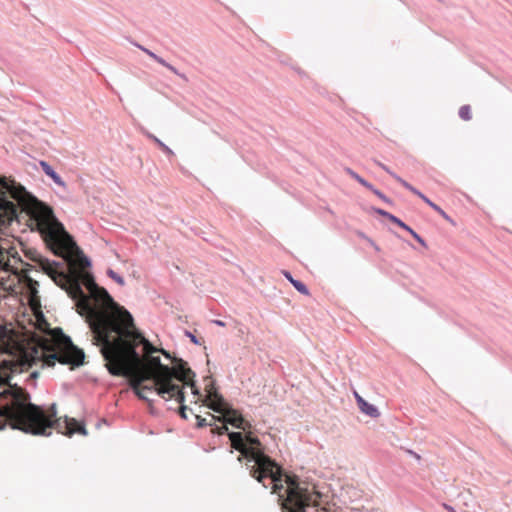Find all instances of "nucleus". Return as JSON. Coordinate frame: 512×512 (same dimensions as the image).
Here are the masks:
<instances>
[{
	"label": "nucleus",
	"mask_w": 512,
	"mask_h": 512,
	"mask_svg": "<svg viewBox=\"0 0 512 512\" xmlns=\"http://www.w3.org/2000/svg\"><path fill=\"white\" fill-rule=\"evenodd\" d=\"M375 195H377L380 199L388 202V199L386 198V196L381 193L379 190L375 189L373 186H372V189H370Z\"/></svg>",
	"instance_id": "nucleus-31"
},
{
	"label": "nucleus",
	"mask_w": 512,
	"mask_h": 512,
	"mask_svg": "<svg viewBox=\"0 0 512 512\" xmlns=\"http://www.w3.org/2000/svg\"><path fill=\"white\" fill-rule=\"evenodd\" d=\"M246 466H248L250 468L252 465L249 466V463H246Z\"/></svg>",
	"instance_id": "nucleus-40"
},
{
	"label": "nucleus",
	"mask_w": 512,
	"mask_h": 512,
	"mask_svg": "<svg viewBox=\"0 0 512 512\" xmlns=\"http://www.w3.org/2000/svg\"><path fill=\"white\" fill-rule=\"evenodd\" d=\"M186 409L187 407L184 406V405H181L180 408H179V414L181 415L182 418L186 419L187 418V415H186Z\"/></svg>",
	"instance_id": "nucleus-35"
},
{
	"label": "nucleus",
	"mask_w": 512,
	"mask_h": 512,
	"mask_svg": "<svg viewBox=\"0 0 512 512\" xmlns=\"http://www.w3.org/2000/svg\"><path fill=\"white\" fill-rule=\"evenodd\" d=\"M215 323L219 326H224V322L220 321V320H216Z\"/></svg>",
	"instance_id": "nucleus-39"
},
{
	"label": "nucleus",
	"mask_w": 512,
	"mask_h": 512,
	"mask_svg": "<svg viewBox=\"0 0 512 512\" xmlns=\"http://www.w3.org/2000/svg\"><path fill=\"white\" fill-rule=\"evenodd\" d=\"M147 136H148V138L153 140L156 144L159 141V139L156 136H154L153 134L147 133Z\"/></svg>",
	"instance_id": "nucleus-37"
},
{
	"label": "nucleus",
	"mask_w": 512,
	"mask_h": 512,
	"mask_svg": "<svg viewBox=\"0 0 512 512\" xmlns=\"http://www.w3.org/2000/svg\"><path fill=\"white\" fill-rule=\"evenodd\" d=\"M405 230L408 231L418 243H420L422 246H426V242L424 241V239L419 234H417L411 227Z\"/></svg>",
	"instance_id": "nucleus-29"
},
{
	"label": "nucleus",
	"mask_w": 512,
	"mask_h": 512,
	"mask_svg": "<svg viewBox=\"0 0 512 512\" xmlns=\"http://www.w3.org/2000/svg\"><path fill=\"white\" fill-rule=\"evenodd\" d=\"M245 443L248 445V447L258 448L260 452H264L260 440L256 437H253L250 433L245 436Z\"/></svg>",
	"instance_id": "nucleus-17"
},
{
	"label": "nucleus",
	"mask_w": 512,
	"mask_h": 512,
	"mask_svg": "<svg viewBox=\"0 0 512 512\" xmlns=\"http://www.w3.org/2000/svg\"><path fill=\"white\" fill-rule=\"evenodd\" d=\"M405 230L408 231L418 243H420L422 246H426V242L424 241V239L419 234H417L411 227Z\"/></svg>",
	"instance_id": "nucleus-25"
},
{
	"label": "nucleus",
	"mask_w": 512,
	"mask_h": 512,
	"mask_svg": "<svg viewBox=\"0 0 512 512\" xmlns=\"http://www.w3.org/2000/svg\"><path fill=\"white\" fill-rule=\"evenodd\" d=\"M228 430V427L225 422H223L222 426H215L211 429L212 433H217L219 435L224 434Z\"/></svg>",
	"instance_id": "nucleus-30"
},
{
	"label": "nucleus",
	"mask_w": 512,
	"mask_h": 512,
	"mask_svg": "<svg viewBox=\"0 0 512 512\" xmlns=\"http://www.w3.org/2000/svg\"><path fill=\"white\" fill-rule=\"evenodd\" d=\"M405 230L408 231L418 243H420L422 246H426V242L424 241V239L419 234H417L411 227Z\"/></svg>",
	"instance_id": "nucleus-28"
},
{
	"label": "nucleus",
	"mask_w": 512,
	"mask_h": 512,
	"mask_svg": "<svg viewBox=\"0 0 512 512\" xmlns=\"http://www.w3.org/2000/svg\"><path fill=\"white\" fill-rule=\"evenodd\" d=\"M210 417H211V421L207 422L206 418H203V417H201L199 415H196L197 427L202 428V427H205L207 425L214 426V423L216 421H220L221 420V417H216V416L211 415V414H210Z\"/></svg>",
	"instance_id": "nucleus-16"
},
{
	"label": "nucleus",
	"mask_w": 512,
	"mask_h": 512,
	"mask_svg": "<svg viewBox=\"0 0 512 512\" xmlns=\"http://www.w3.org/2000/svg\"><path fill=\"white\" fill-rule=\"evenodd\" d=\"M30 259L76 301L77 312L84 316L92 332V341L100 347L108 371L115 376H130L137 396L149 400L156 392L162 399L184 402L183 386L199 394L194 372L182 359L172 358L169 352L153 346L137 331L132 315L114 302L109 293L99 287L87 271L66 274L59 264L51 262L36 251Z\"/></svg>",
	"instance_id": "nucleus-1"
},
{
	"label": "nucleus",
	"mask_w": 512,
	"mask_h": 512,
	"mask_svg": "<svg viewBox=\"0 0 512 512\" xmlns=\"http://www.w3.org/2000/svg\"><path fill=\"white\" fill-rule=\"evenodd\" d=\"M388 220L391 221L392 223H395L396 225H398L402 229H409L408 225H406L403 221H401L399 218H397L393 214H391V216H389Z\"/></svg>",
	"instance_id": "nucleus-23"
},
{
	"label": "nucleus",
	"mask_w": 512,
	"mask_h": 512,
	"mask_svg": "<svg viewBox=\"0 0 512 512\" xmlns=\"http://www.w3.org/2000/svg\"><path fill=\"white\" fill-rule=\"evenodd\" d=\"M459 116L464 121H469L472 118L471 107L469 105H463L459 109Z\"/></svg>",
	"instance_id": "nucleus-19"
},
{
	"label": "nucleus",
	"mask_w": 512,
	"mask_h": 512,
	"mask_svg": "<svg viewBox=\"0 0 512 512\" xmlns=\"http://www.w3.org/2000/svg\"><path fill=\"white\" fill-rule=\"evenodd\" d=\"M46 206L14 179L0 176V235L2 228L13 221L20 222L21 214L29 216L38 228V217L34 213V204ZM21 258L15 247L10 246L9 240L0 236V268L7 272H17V264Z\"/></svg>",
	"instance_id": "nucleus-3"
},
{
	"label": "nucleus",
	"mask_w": 512,
	"mask_h": 512,
	"mask_svg": "<svg viewBox=\"0 0 512 512\" xmlns=\"http://www.w3.org/2000/svg\"><path fill=\"white\" fill-rule=\"evenodd\" d=\"M405 230L408 231L418 243H420L422 246H426V242L424 241V239L419 234H417L411 227Z\"/></svg>",
	"instance_id": "nucleus-24"
},
{
	"label": "nucleus",
	"mask_w": 512,
	"mask_h": 512,
	"mask_svg": "<svg viewBox=\"0 0 512 512\" xmlns=\"http://www.w3.org/2000/svg\"><path fill=\"white\" fill-rule=\"evenodd\" d=\"M380 167L382 169H384L386 172H388L396 181H398L403 187H405L406 189H408L409 191H411L413 194L417 195L419 198H421L423 201H425V199H427V197L422 194L419 190H417L416 188H414L412 185H410L407 181H405L404 179H402L401 177L397 176L396 174L392 173L388 167H386L385 165L379 163Z\"/></svg>",
	"instance_id": "nucleus-11"
},
{
	"label": "nucleus",
	"mask_w": 512,
	"mask_h": 512,
	"mask_svg": "<svg viewBox=\"0 0 512 512\" xmlns=\"http://www.w3.org/2000/svg\"><path fill=\"white\" fill-rule=\"evenodd\" d=\"M34 205V213L38 217V231L44 240L51 246L54 253L69 262L70 273L86 271L90 266L89 260L65 231L64 226L55 218L52 209L48 206Z\"/></svg>",
	"instance_id": "nucleus-4"
},
{
	"label": "nucleus",
	"mask_w": 512,
	"mask_h": 512,
	"mask_svg": "<svg viewBox=\"0 0 512 512\" xmlns=\"http://www.w3.org/2000/svg\"><path fill=\"white\" fill-rule=\"evenodd\" d=\"M364 238L368 241V243H369V244H370V245H371V246H372V247H373L377 252H379V251H380V247H379V246H378V245H377V244H376L372 239H370V238H368V237H364Z\"/></svg>",
	"instance_id": "nucleus-33"
},
{
	"label": "nucleus",
	"mask_w": 512,
	"mask_h": 512,
	"mask_svg": "<svg viewBox=\"0 0 512 512\" xmlns=\"http://www.w3.org/2000/svg\"><path fill=\"white\" fill-rule=\"evenodd\" d=\"M137 47L139 49H141L143 52H145L148 56H150L151 58L156 60L158 63H160L161 65L165 66L166 68H168L173 73L177 74L176 68L173 67L172 65L168 64L164 59H162L161 57L157 56L152 51L148 50L147 48H145V47H143L141 45H137Z\"/></svg>",
	"instance_id": "nucleus-15"
},
{
	"label": "nucleus",
	"mask_w": 512,
	"mask_h": 512,
	"mask_svg": "<svg viewBox=\"0 0 512 512\" xmlns=\"http://www.w3.org/2000/svg\"><path fill=\"white\" fill-rule=\"evenodd\" d=\"M220 421L229 423L235 428L242 429L244 431L251 427V424L244 420L241 413L231 407L225 411Z\"/></svg>",
	"instance_id": "nucleus-7"
},
{
	"label": "nucleus",
	"mask_w": 512,
	"mask_h": 512,
	"mask_svg": "<svg viewBox=\"0 0 512 512\" xmlns=\"http://www.w3.org/2000/svg\"><path fill=\"white\" fill-rule=\"evenodd\" d=\"M22 281L25 284L30 297V304L31 306L39 305L40 300L38 296V281L34 280L32 277H30L26 272L22 275Z\"/></svg>",
	"instance_id": "nucleus-9"
},
{
	"label": "nucleus",
	"mask_w": 512,
	"mask_h": 512,
	"mask_svg": "<svg viewBox=\"0 0 512 512\" xmlns=\"http://www.w3.org/2000/svg\"><path fill=\"white\" fill-rule=\"evenodd\" d=\"M405 230L408 231L418 243H420L422 246H426V242L424 241V239L419 234H417L411 227Z\"/></svg>",
	"instance_id": "nucleus-27"
},
{
	"label": "nucleus",
	"mask_w": 512,
	"mask_h": 512,
	"mask_svg": "<svg viewBox=\"0 0 512 512\" xmlns=\"http://www.w3.org/2000/svg\"><path fill=\"white\" fill-rule=\"evenodd\" d=\"M229 439L232 448L241 453L239 461L245 458L247 462H253L250 467V476L262 483L264 487H266L264 479L270 478L273 483L272 493L279 495L284 490L282 477L287 475L283 474L281 467L264 452H260L258 448L248 447L245 437L240 432L229 433Z\"/></svg>",
	"instance_id": "nucleus-5"
},
{
	"label": "nucleus",
	"mask_w": 512,
	"mask_h": 512,
	"mask_svg": "<svg viewBox=\"0 0 512 512\" xmlns=\"http://www.w3.org/2000/svg\"><path fill=\"white\" fill-rule=\"evenodd\" d=\"M428 204L432 209H434L438 214H440L445 220L450 221V217L446 214L444 210H442L437 204L433 203L430 199H425L424 201Z\"/></svg>",
	"instance_id": "nucleus-20"
},
{
	"label": "nucleus",
	"mask_w": 512,
	"mask_h": 512,
	"mask_svg": "<svg viewBox=\"0 0 512 512\" xmlns=\"http://www.w3.org/2000/svg\"><path fill=\"white\" fill-rule=\"evenodd\" d=\"M283 274L286 277V279H288L290 281L291 284H292V281H296L295 279H293V277L291 276V274L289 272L284 271Z\"/></svg>",
	"instance_id": "nucleus-36"
},
{
	"label": "nucleus",
	"mask_w": 512,
	"mask_h": 512,
	"mask_svg": "<svg viewBox=\"0 0 512 512\" xmlns=\"http://www.w3.org/2000/svg\"><path fill=\"white\" fill-rule=\"evenodd\" d=\"M354 396L357 401L358 407L362 413H364L372 418L379 417L380 413L374 405H372V404L368 403L366 400H364L357 392H354Z\"/></svg>",
	"instance_id": "nucleus-10"
},
{
	"label": "nucleus",
	"mask_w": 512,
	"mask_h": 512,
	"mask_svg": "<svg viewBox=\"0 0 512 512\" xmlns=\"http://www.w3.org/2000/svg\"><path fill=\"white\" fill-rule=\"evenodd\" d=\"M206 405L217 413L224 414L225 411L230 408L216 391H209Z\"/></svg>",
	"instance_id": "nucleus-8"
},
{
	"label": "nucleus",
	"mask_w": 512,
	"mask_h": 512,
	"mask_svg": "<svg viewBox=\"0 0 512 512\" xmlns=\"http://www.w3.org/2000/svg\"><path fill=\"white\" fill-rule=\"evenodd\" d=\"M38 374H39V373H38L37 371H34V372H32V373L30 374V376H29V377H30L31 379H36V378L38 377Z\"/></svg>",
	"instance_id": "nucleus-38"
},
{
	"label": "nucleus",
	"mask_w": 512,
	"mask_h": 512,
	"mask_svg": "<svg viewBox=\"0 0 512 512\" xmlns=\"http://www.w3.org/2000/svg\"><path fill=\"white\" fill-rule=\"evenodd\" d=\"M380 167L382 169H384L386 172H388L396 181H398L403 187H405L406 189H408L409 191H411L413 194L417 195L419 198H421L423 201H425V199H427V197L422 194L419 190H417L416 188H414L412 185H410L407 181H405L404 179H402L401 177L397 176L396 174L392 173L388 167H386L385 165L379 163Z\"/></svg>",
	"instance_id": "nucleus-13"
},
{
	"label": "nucleus",
	"mask_w": 512,
	"mask_h": 512,
	"mask_svg": "<svg viewBox=\"0 0 512 512\" xmlns=\"http://www.w3.org/2000/svg\"><path fill=\"white\" fill-rule=\"evenodd\" d=\"M107 275L113 279L116 283H118L119 285L123 286L125 284V281L123 279V277L119 276L115 271H113L112 269H108L107 271Z\"/></svg>",
	"instance_id": "nucleus-21"
},
{
	"label": "nucleus",
	"mask_w": 512,
	"mask_h": 512,
	"mask_svg": "<svg viewBox=\"0 0 512 512\" xmlns=\"http://www.w3.org/2000/svg\"><path fill=\"white\" fill-rule=\"evenodd\" d=\"M405 230L408 231L418 243H420L422 246H426V242L424 241V239L419 234H417L411 227Z\"/></svg>",
	"instance_id": "nucleus-26"
},
{
	"label": "nucleus",
	"mask_w": 512,
	"mask_h": 512,
	"mask_svg": "<svg viewBox=\"0 0 512 512\" xmlns=\"http://www.w3.org/2000/svg\"><path fill=\"white\" fill-rule=\"evenodd\" d=\"M157 145L159 146V148L161 150H163L164 152H168V153H171V150L169 149V147H167L161 140H159L157 142Z\"/></svg>",
	"instance_id": "nucleus-32"
},
{
	"label": "nucleus",
	"mask_w": 512,
	"mask_h": 512,
	"mask_svg": "<svg viewBox=\"0 0 512 512\" xmlns=\"http://www.w3.org/2000/svg\"><path fill=\"white\" fill-rule=\"evenodd\" d=\"M376 212H377L379 215H381V216H383V217H385V218H387V219H389V216H391V213H389V212H387V211H385V210H382V209H377V210H376Z\"/></svg>",
	"instance_id": "nucleus-34"
},
{
	"label": "nucleus",
	"mask_w": 512,
	"mask_h": 512,
	"mask_svg": "<svg viewBox=\"0 0 512 512\" xmlns=\"http://www.w3.org/2000/svg\"><path fill=\"white\" fill-rule=\"evenodd\" d=\"M0 430L10 427L33 435H49V429L71 436L86 435L85 427L73 418L61 419L55 405L47 410L29 402L30 395L21 387L9 384L13 374L29 370L37 363L53 367L56 362L79 366L84 353L57 328L37 343L18 344L12 330L0 325Z\"/></svg>",
	"instance_id": "nucleus-2"
},
{
	"label": "nucleus",
	"mask_w": 512,
	"mask_h": 512,
	"mask_svg": "<svg viewBox=\"0 0 512 512\" xmlns=\"http://www.w3.org/2000/svg\"><path fill=\"white\" fill-rule=\"evenodd\" d=\"M380 167L382 169H384L386 172H388L396 181H398L403 187H405L406 189H408L409 191H411L413 194L417 195L419 198H421L423 201H425V199H427V197L422 194L419 190H417L416 188H414L412 185H410L407 181H405L404 179H402L401 177L397 176L396 174L392 173L388 167H386L385 165L379 163Z\"/></svg>",
	"instance_id": "nucleus-12"
},
{
	"label": "nucleus",
	"mask_w": 512,
	"mask_h": 512,
	"mask_svg": "<svg viewBox=\"0 0 512 512\" xmlns=\"http://www.w3.org/2000/svg\"><path fill=\"white\" fill-rule=\"evenodd\" d=\"M292 285L300 293H302L304 295H308L309 294V291H308L307 287L302 282H300L298 280L292 281Z\"/></svg>",
	"instance_id": "nucleus-22"
},
{
	"label": "nucleus",
	"mask_w": 512,
	"mask_h": 512,
	"mask_svg": "<svg viewBox=\"0 0 512 512\" xmlns=\"http://www.w3.org/2000/svg\"><path fill=\"white\" fill-rule=\"evenodd\" d=\"M284 482L287 487L285 494L278 495V503L282 512H306L309 506L319 507L321 494L315 488L301 483L296 475H286Z\"/></svg>",
	"instance_id": "nucleus-6"
},
{
	"label": "nucleus",
	"mask_w": 512,
	"mask_h": 512,
	"mask_svg": "<svg viewBox=\"0 0 512 512\" xmlns=\"http://www.w3.org/2000/svg\"><path fill=\"white\" fill-rule=\"evenodd\" d=\"M345 172L350 175L352 178H354L357 182H359L362 186L372 189V185L368 183L364 178H362L360 175H358L356 172H354L350 168H345Z\"/></svg>",
	"instance_id": "nucleus-18"
},
{
	"label": "nucleus",
	"mask_w": 512,
	"mask_h": 512,
	"mask_svg": "<svg viewBox=\"0 0 512 512\" xmlns=\"http://www.w3.org/2000/svg\"><path fill=\"white\" fill-rule=\"evenodd\" d=\"M40 167L42 168L43 172L49 176L58 186L65 187L66 184L62 180V178L53 170V168L46 162V161H40Z\"/></svg>",
	"instance_id": "nucleus-14"
}]
</instances>
